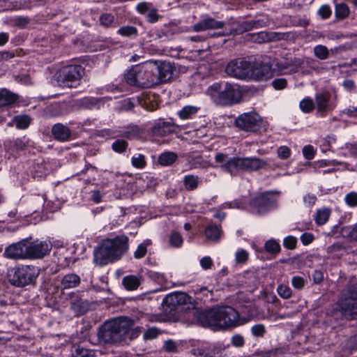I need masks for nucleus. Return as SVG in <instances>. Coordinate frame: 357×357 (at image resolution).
I'll use <instances>...</instances> for the list:
<instances>
[{"mask_svg":"<svg viewBox=\"0 0 357 357\" xmlns=\"http://www.w3.org/2000/svg\"><path fill=\"white\" fill-rule=\"evenodd\" d=\"M215 160L221 163L220 168L232 176H237L241 172H255L264 168L267 162L257 157H232L228 158L227 154L218 153Z\"/></svg>","mask_w":357,"mask_h":357,"instance_id":"nucleus-1","label":"nucleus"},{"mask_svg":"<svg viewBox=\"0 0 357 357\" xmlns=\"http://www.w3.org/2000/svg\"><path fill=\"white\" fill-rule=\"evenodd\" d=\"M128 237L125 235L105 240L98 248L94 250L93 262L102 266L109 261L119 259L128 251Z\"/></svg>","mask_w":357,"mask_h":357,"instance_id":"nucleus-2","label":"nucleus"},{"mask_svg":"<svg viewBox=\"0 0 357 357\" xmlns=\"http://www.w3.org/2000/svg\"><path fill=\"white\" fill-rule=\"evenodd\" d=\"M156 63L147 61L132 66L124 75L125 80L130 86L150 88L157 84Z\"/></svg>","mask_w":357,"mask_h":357,"instance_id":"nucleus-3","label":"nucleus"},{"mask_svg":"<svg viewBox=\"0 0 357 357\" xmlns=\"http://www.w3.org/2000/svg\"><path fill=\"white\" fill-rule=\"evenodd\" d=\"M206 94L216 104L224 106L238 103L242 98L239 86L228 82L214 83L207 89Z\"/></svg>","mask_w":357,"mask_h":357,"instance_id":"nucleus-4","label":"nucleus"},{"mask_svg":"<svg viewBox=\"0 0 357 357\" xmlns=\"http://www.w3.org/2000/svg\"><path fill=\"white\" fill-rule=\"evenodd\" d=\"M129 333V324L127 321L114 319L105 322L100 328L98 337L101 342L114 344L126 339Z\"/></svg>","mask_w":357,"mask_h":357,"instance_id":"nucleus-5","label":"nucleus"},{"mask_svg":"<svg viewBox=\"0 0 357 357\" xmlns=\"http://www.w3.org/2000/svg\"><path fill=\"white\" fill-rule=\"evenodd\" d=\"M333 310L347 319H357V290L349 288L343 291Z\"/></svg>","mask_w":357,"mask_h":357,"instance_id":"nucleus-6","label":"nucleus"},{"mask_svg":"<svg viewBox=\"0 0 357 357\" xmlns=\"http://www.w3.org/2000/svg\"><path fill=\"white\" fill-rule=\"evenodd\" d=\"M163 307L172 315L194 310V299L184 292H176L167 295L163 300Z\"/></svg>","mask_w":357,"mask_h":357,"instance_id":"nucleus-7","label":"nucleus"},{"mask_svg":"<svg viewBox=\"0 0 357 357\" xmlns=\"http://www.w3.org/2000/svg\"><path fill=\"white\" fill-rule=\"evenodd\" d=\"M38 270L33 266H20L8 269L6 278L14 286L24 287L31 284L38 275Z\"/></svg>","mask_w":357,"mask_h":357,"instance_id":"nucleus-8","label":"nucleus"},{"mask_svg":"<svg viewBox=\"0 0 357 357\" xmlns=\"http://www.w3.org/2000/svg\"><path fill=\"white\" fill-rule=\"evenodd\" d=\"M84 74V68L79 65L63 67L58 73V82L63 86L73 88L79 84Z\"/></svg>","mask_w":357,"mask_h":357,"instance_id":"nucleus-9","label":"nucleus"},{"mask_svg":"<svg viewBox=\"0 0 357 357\" xmlns=\"http://www.w3.org/2000/svg\"><path fill=\"white\" fill-rule=\"evenodd\" d=\"M250 205L252 213L264 215L276 208L277 199L273 192H266L253 197L250 202Z\"/></svg>","mask_w":357,"mask_h":357,"instance_id":"nucleus-10","label":"nucleus"},{"mask_svg":"<svg viewBox=\"0 0 357 357\" xmlns=\"http://www.w3.org/2000/svg\"><path fill=\"white\" fill-rule=\"evenodd\" d=\"M217 317V329L233 328L241 324L238 312L230 306L218 307Z\"/></svg>","mask_w":357,"mask_h":357,"instance_id":"nucleus-11","label":"nucleus"},{"mask_svg":"<svg viewBox=\"0 0 357 357\" xmlns=\"http://www.w3.org/2000/svg\"><path fill=\"white\" fill-rule=\"evenodd\" d=\"M250 70L251 61L244 59L231 61L225 69L228 75L240 79L250 78Z\"/></svg>","mask_w":357,"mask_h":357,"instance_id":"nucleus-12","label":"nucleus"},{"mask_svg":"<svg viewBox=\"0 0 357 357\" xmlns=\"http://www.w3.org/2000/svg\"><path fill=\"white\" fill-rule=\"evenodd\" d=\"M27 259H42L50 253L52 243L50 240L31 241L26 239Z\"/></svg>","mask_w":357,"mask_h":357,"instance_id":"nucleus-13","label":"nucleus"},{"mask_svg":"<svg viewBox=\"0 0 357 357\" xmlns=\"http://www.w3.org/2000/svg\"><path fill=\"white\" fill-rule=\"evenodd\" d=\"M193 310V316L199 325L217 329L218 308Z\"/></svg>","mask_w":357,"mask_h":357,"instance_id":"nucleus-14","label":"nucleus"},{"mask_svg":"<svg viewBox=\"0 0 357 357\" xmlns=\"http://www.w3.org/2000/svg\"><path fill=\"white\" fill-rule=\"evenodd\" d=\"M259 116L255 112H247L239 115L235 120L236 126L247 132H255L259 128Z\"/></svg>","mask_w":357,"mask_h":357,"instance_id":"nucleus-15","label":"nucleus"},{"mask_svg":"<svg viewBox=\"0 0 357 357\" xmlns=\"http://www.w3.org/2000/svg\"><path fill=\"white\" fill-rule=\"evenodd\" d=\"M272 76L271 66L260 59L251 61L250 79L254 80L267 79Z\"/></svg>","mask_w":357,"mask_h":357,"instance_id":"nucleus-16","label":"nucleus"},{"mask_svg":"<svg viewBox=\"0 0 357 357\" xmlns=\"http://www.w3.org/2000/svg\"><path fill=\"white\" fill-rule=\"evenodd\" d=\"M3 255L10 259H27L26 239H23L8 246L5 249Z\"/></svg>","mask_w":357,"mask_h":357,"instance_id":"nucleus-17","label":"nucleus"},{"mask_svg":"<svg viewBox=\"0 0 357 357\" xmlns=\"http://www.w3.org/2000/svg\"><path fill=\"white\" fill-rule=\"evenodd\" d=\"M181 127L174 123L159 120L152 128V133L155 136L164 137L169 134L178 132Z\"/></svg>","mask_w":357,"mask_h":357,"instance_id":"nucleus-18","label":"nucleus"},{"mask_svg":"<svg viewBox=\"0 0 357 357\" xmlns=\"http://www.w3.org/2000/svg\"><path fill=\"white\" fill-rule=\"evenodd\" d=\"M317 113L320 116L324 117L328 111L334 109L335 105L330 102V95L328 93H319L315 96V103Z\"/></svg>","mask_w":357,"mask_h":357,"instance_id":"nucleus-19","label":"nucleus"},{"mask_svg":"<svg viewBox=\"0 0 357 357\" xmlns=\"http://www.w3.org/2000/svg\"><path fill=\"white\" fill-rule=\"evenodd\" d=\"M275 65L280 73L292 74L298 72V69L302 67V62L299 59L294 58L287 61H276Z\"/></svg>","mask_w":357,"mask_h":357,"instance_id":"nucleus-20","label":"nucleus"},{"mask_svg":"<svg viewBox=\"0 0 357 357\" xmlns=\"http://www.w3.org/2000/svg\"><path fill=\"white\" fill-rule=\"evenodd\" d=\"M52 134L56 140L61 142L70 141L72 136L70 129L60 123H56L52 126Z\"/></svg>","mask_w":357,"mask_h":357,"instance_id":"nucleus-21","label":"nucleus"},{"mask_svg":"<svg viewBox=\"0 0 357 357\" xmlns=\"http://www.w3.org/2000/svg\"><path fill=\"white\" fill-rule=\"evenodd\" d=\"M225 26V23L221 21H217L213 18H205L193 26V29L195 31H203L208 29H222Z\"/></svg>","mask_w":357,"mask_h":357,"instance_id":"nucleus-22","label":"nucleus"},{"mask_svg":"<svg viewBox=\"0 0 357 357\" xmlns=\"http://www.w3.org/2000/svg\"><path fill=\"white\" fill-rule=\"evenodd\" d=\"M157 73L155 78L158 79L157 84L161 82H166L171 79L172 77V68L169 63H162L160 66L156 64Z\"/></svg>","mask_w":357,"mask_h":357,"instance_id":"nucleus-23","label":"nucleus"},{"mask_svg":"<svg viewBox=\"0 0 357 357\" xmlns=\"http://www.w3.org/2000/svg\"><path fill=\"white\" fill-rule=\"evenodd\" d=\"M1 107L17 105L20 102V96L6 89H1Z\"/></svg>","mask_w":357,"mask_h":357,"instance_id":"nucleus-24","label":"nucleus"},{"mask_svg":"<svg viewBox=\"0 0 357 357\" xmlns=\"http://www.w3.org/2000/svg\"><path fill=\"white\" fill-rule=\"evenodd\" d=\"M81 282L80 277L75 273H68L65 275L61 280V284L63 289H71L77 287Z\"/></svg>","mask_w":357,"mask_h":357,"instance_id":"nucleus-25","label":"nucleus"},{"mask_svg":"<svg viewBox=\"0 0 357 357\" xmlns=\"http://www.w3.org/2000/svg\"><path fill=\"white\" fill-rule=\"evenodd\" d=\"M31 121V118L26 114H19L15 116L11 121H10L8 125L9 126H13V124H15V126L17 129L24 130L26 129Z\"/></svg>","mask_w":357,"mask_h":357,"instance_id":"nucleus-26","label":"nucleus"},{"mask_svg":"<svg viewBox=\"0 0 357 357\" xmlns=\"http://www.w3.org/2000/svg\"><path fill=\"white\" fill-rule=\"evenodd\" d=\"M204 233L207 239L216 241L220 239L222 230L220 226L210 224L205 229Z\"/></svg>","mask_w":357,"mask_h":357,"instance_id":"nucleus-27","label":"nucleus"},{"mask_svg":"<svg viewBox=\"0 0 357 357\" xmlns=\"http://www.w3.org/2000/svg\"><path fill=\"white\" fill-rule=\"evenodd\" d=\"M201 181L198 176L188 174L183 178V185L188 191H192L197 188Z\"/></svg>","mask_w":357,"mask_h":357,"instance_id":"nucleus-28","label":"nucleus"},{"mask_svg":"<svg viewBox=\"0 0 357 357\" xmlns=\"http://www.w3.org/2000/svg\"><path fill=\"white\" fill-rule=\"evenodd\" d=\"M200 109V107L193 105L184 106L178 112L179 118L182 120L192 119Z\"/></svg>","mask_w":357,"mask_h":357,"instance_id":"nucleus-29","label":"nucleus"},{"mask_svg":"<svg viewBox=\"0 0 357 357\" xmlns=\"http://www.w3.org/2000/svg\"><path fill=\"white\" fill-rule=\"evenodd\" d=\"M331 213V211L328 208H323L317 210L314 217L316 224L318 225H325L328 220Z\"/></svg>","mask_w":357,"mask_h":357,"instance_id":"nucleus-30","label":"nucleus"},{"mask_svg":"<svg viewBox=\"0 0 357 357\" xmlns=\"http://www.w3.org/2000/svg\"><path fill=\"white\" fill-rule=\"evenodd\" d=\"M177 159V155L174 152H164L158 156V162L162 166H169Z\"/></svg>","mask_w":357,"mask_h":357,"instance_id":"nucleus-31","label":"nucleus"},{"mask_svg":"<svg viewBox=\"0 0 357 357\" xmlns=\"http://www.w3.org/2000/svg\"><path fill=\"white\" fill-rule=\"evenodd\" d=\"M125 288L128 290H135L140 284L139 278L134 275L125 277L122 281Z\"/></svg>","mask_w":357,"mask_h":357,"instance_id":"nucleus-32","label":"nucleus"},{"mask_svg":"<svg viewBox=\"0 0 357 357\" xmlns=\"http://www.w3.org/2000/svg\"><path fill=\"white\" fill-rule=\"evenodd\" d=\"M314 56L320 60H326L329 58L330 52L326 46L317 45L313 48Z\"/></svg>","mask_w":357,"mask_h":357,"instance_id":"nucleus-33","label":"nucleus"},{"mask_svg":"<svg viewBox=\"0 0 357 357\" xmlns=\"http://www.w3.org/2000/svg\"><path fill=\"white\" fill-rule=\"evenodd\" d=\"M117 33L123 37L135 38L137 36L138 31L136 27L128 25L120 27Z\"/></svg>","mask_w":357,"mask_h":357,"instance_id":"nucleus-34","label":"nucleus"},{"mask_svg":"<svg viewBox=\"0 0 357 357\" xmlns=\"http://www.w3.org/2000/svg\"><path fill=\"white\" fill-rule=\"evenodd\" d=\"M140 135V129L136 126H129L121 131V137L131 139Z\"/></svg>","mask_w":357,"mask_h":357,"instance_id":"nucleus-35","label":"nucleus"},{"mask_svg":"<svg viewBox=\"0 0 357 357\" xmlns=\"http://www.w3.org/2000/svg\"><path fill=\"white\" fill-rule=\"evenodd\" d=\"M349 14V10L345 3H339L336 5L335 15L337 18L343 20L348 17Z\"/></svg>","mask_w":357,"mask_h":357,"instance_id":"nucleus-36","label":"nucleus"},{"mask_svg":"<svg viewBox=\"0 0 357 357\" xmlns=\"http://www.w3.org/2000/svg\"><path fill=\"white\" fill-rule=\"evenodd\" d=\"M150 241L146 240L142 243H140L136 250L134 252V257L135 259L143 258L147 252V247L150 245Z\"/></svg>","mask_w":357,"mask_h":357,"instance_id":"nucleus-37","label":"nucleus"},{"mask_svg":"<svg viewBox=\"0 0 357 357\" xmlns=\"http://www.w3.org/2000/svg\"><path fill=\"white\" fill-rule=\"evenodd\" d=\"M300 109L305 113H310L314 109V102L310 98L303 99L299 104Z\"/></svg>","mask_w":357,"mask_h":357,"instance_id":"nucleus-38","label":"nucleus"},{"mask_svg":"<svg viewBox=\"0 0 357 357\" xmlns=\"http://www.w3.org/2000/svg\"><path fill=\"white\" fill-rule=\"evenodd\" d=\"M278 295L283 299H289L292 296V290L291 288L284 284H279L277 288Z\"/></svg>","mask_w":357,"mask_h":357,"instance_id":"nucleus-39","label":"nucleus"},{"mask_svg":"<svg viewBox=\"0 0 357 357\" xmlns=\"http://www.w3.org/2000/svg\"><path fill=\"white\" fill-rule=\"evenodd\" d=\"M265 250L271 254H278L280 251V245L275 240H268L264 245Z\"/></svg>","mask_w":357,"mask_h":357,"instance_id":"nucleus-40","label":"nucleus"},{"mask_svg":"<svg viewBox=\"0 0 357 357\" xmlns=\"http://www.w3.org/2000/svg\"><path fill=\"white\" fill-rule=\"evenodd\" d=\"M183 237L176 231L172 232L169 238V245L174 248L181 247L183 244Z\"/></svg>","mask_w":357,"mask_h":357,"instance_id":"nucleus-41","label":"nucleus"},{"mask_svg":"<svg viewBox=\"0 0 357 357\" xmlns=\"http://www.w3.org/2000/svg\"><path fill=\"white\" fill-rule=\"evenodd\" d=\"M251 333L256 337H262L266 332V327L262 324H257L252 326L250 328Z\"/></svg>","mask_w":357,"mask_h":357,"instance_id":"nucleus-42","label":"nucleus"},{"mask_svg":"<svg viewBox=\"0 0 357 357\" xmlns=\"http://www.w3.org/2000/svg\"><path fill=\"white\" fill-rule=\"evenodd\" d=\"M188 163L191 169L205 167L204 160L199 155L196 157L189 156Z\"/></svg>","mask_w":357,"mask_h":357,"instance_id":"nucleus-43","label":"nucleus"},{"mask_svg":"<svg viewBox=\"0 0 357 357\" xmlns=\"http://www.w3.org/2000/svg\"><path fill=\"white\" fill-rule=\"evenodd\" d=\"M306 282V280L301 276L296 275L291 278V285L296 290L300 291L303 289Z\"/></svg>","mask_w":357,"mask_h":357,"instance_id":"nucleus-44","label":"nucleus"},{"mask_svg":"<svg viewBox=\"0 0 357 357\" xmlns=\"http://www.w3.org/2000/svg\"><path fill=\"white\" fill-rule=\"evenodd\" d=\"M249 254L244 249H238L235 254V260L237 264H245L248 259Z\"/></svg>","mask_w":357,"mask_h":357,"instance_id":"nucleus-45","label":"nucleus"},{"mask_svg":"<svg viewBox=\"0 0 357 357\" xmlns=\"http://www.w3.org/2000/svg\"><path fill=\"white\" fill-rule=\"evenodd\" d=\"M132 165L136 168L142 169L146 166L145 157L142 154H138L137 156H133L131 160Z\"/></svg>","mask_w":357,"mask_h":357,"instance_id":"nucleus-46","label":"nucleus"},{"mask_svg":"<svg viewBox=\"0 0 357 357\" xmlns=\"http://www.w3.org/2000/svg\"><path fill=\"white\" fill-rule=\"evenodd\" d=\"M112 147L115 152L121 153L126 150L128 143L123 139H118L112 144Z\"/></svg>","mask_w":357,"mask_h":357,"instance_id":"nucleus-47","label":"nucleus"},{"mask_svg":"<svg viewBox=\"0 0 357 357\" xmlns=\"http://www.w3.org/2000/svg\"><path fill=\"white\" fill-rule=\"evenodd\" d=\"M345 203L350 207L357 206V192H350L344 197Z\"/></svg>","mask_w":357,"mask_h":357,"instance_id":"nucleus-48","label":"nucleus"},{"mask_svg":"<svg viewBox=\"0 0 357 357\" xmlns=\"http://www.w3.org/2000/svg\"><path fill=\"white\" fill-rule=\"evenodd\" d=\"M114 18L111 14H103L100 17V22L104 26L109 27L114 23Z\"/></svg>","mask_w":357,"mask_h":357,"instance_id":"nucleus-49","label":"nucleus"},{"mask_svg":"<svg viewBox=\"0 0 357 357\" xmlns=\"http://www.w3.org/2000/svg\"><path fill=\"white\" fill-rule=\"evenodd\" d=\"M302 62V68H303V65L304 64H306L309 68H310L311 70H308L307 73H312L313 71L316 72V73H319L320 70H321V68H319V66H317L316 65V61H314L313 59H307L305 61H301Z\"/></svg>","mask_w":357,"mask_h":357,"instance_id":"nucleus-50","label":"nucleus"},{"mask_svg":"<svg viewBox=\"0 0 357 357\" xmlns=\"http://www.w3.org/2000/svg\"><path fill=\"white\" fill-rule=\"evenodd\" d=\"M231 343L235 347H242L245 344V340L241 335L236 334L231 337Z\"/></svg>","mask_w":357,"mask_h":357,"instance_id":"nucleus-51","label":"nucleus"},{"mask_svg":"<svg viewBox=\"0 0 357 357\" xmlns=\"http://www.w3.org/2000/svg\"><path fill=\"white\" fill-rule=\"evenodd\" d=\"M231 202L233 208L236 209H244L245 208L247 204L246 199L244 197L237 198Z\"/></svg>","mask_w":357,"mask_h":357,"instance_id":"nucleus-52","label":"nucleus"},{"mask_svg":"<svg viewBox=\"0 0 357 357\" xmlns=\"http://www.w3.org/2000/svg\"><path fill=\"white\" fill-rule=\"evenodd\" d=\"M291 155V150L286 146H282L278 149V155L282 160L287 159Z\"/></svg>","mask_w":357,"mask_h":357,"instance_id":"nucleus-53","label":"nucleus"},{"mask_svg":"<svg viewBox=\"0 0 357 357\" xmlns=\"http://www.w3.org/2000/svg\"><path fill=\"white\" fill-rule=\"evenodd\" d=\"M297 243L296 238L289 236L284 239L283 245L285 248L289 250L294 249Z\"/></svg>","mask_w":357,"mask_h":357,"instance_id":"nucleus-54","label":"nucleus"},{"mask_svg":"<svg viewBox=\"0 0 357 357\" xmlns=\"http://www.w3.org/2000/svg\"><path fill=\"white\" fill-rule=\"evenodd\" d=\"M287 85V82L286 79H284V78L275 79L272 82V86L276 90L284 89V88H286Z\"/></svg>","mask_w":357,"mask_h":357,"instance_id":"nucleus-55","label":"nucleus"},{"mask_svg":"<svg viewBox=\"0 0 357 357\" xmlns=\"http://www.w3.org/2000/svg\"><path fill=\"white\" fill-rule=\"evenodd\" d=\"M315 151L312 146H305L303 149V154L307 160H312L314 156Z\"/></svg>","mask_w":357,"mask_h":357,"instance_id":"nucleus-56","label":"nucleus"},{"mask_svg":"<svg viewBox=\"0 0 357 357\" xmlns=\"http://www.w3.org/2000/svg\"><path fill=\"white\" fill-rule=\"evenodd\" d=\"M254 37H255L254 40L259 43H266V42H268V41L272 40V38L270 36H268V33L266 32H260L257 36H255Z\"/></svg>","mask_w":357,"mask_h":357,"instance_id":"nucleus-57","label":"nucleus"},{"mask_svg":"<svg viewBox=\"0 0 357 357\" xmlns=\"http://www.w3.org/2000/svg\"><path fill=\"white\" fill-rule=\"evenodd\" d=\"M318 13L323 19H328L331 15V10L328 6L323 5L319 9Z\"/></svg>","mask_w":357,"mask_h":357,"instance_id":"nucleus-58","label":"nucleus"},{"mask_svg":"<svg viewBox=\"0 0 357 357\" xmlns=\"http://www.w3.org/2000/svg\"><path fill=\"white\" fill-rule=\"evenodd\" d=\"M164 348L168 352H176L177 344L174 340H169L165 342Z\"/></svg>","mask_w":357,"mask_h":357,"instance_id":"nucleus-59","label":"nucleus"},{"mask_svg":"<svg viewBox=\"0 0 357 357\" xmlns=\"http://www.w3.org/2000/svg\"><path fill=\"white\" fill-rule=\"evenodd\" d=\"M202 357H224L220 349H213L208 352H204L199 354Z\"/></svg>","mask_w":357,"mask_h":357,"instance_id":"nucleus-60","label":"nucleus"},{"mask_svg":"<svg viewBox=\"0 0 357 357\" xmlns=\"http://www.w3.org/2000/svg\"><path fill=\"white\" fill-rule=\"evenodd\" d=\"M13 21L15 25L23 28L29 24V19L26 17H16Z\"/></svg>","mask_w":357,"mask_h":357,"instance_id":"nucleus-61","label":"nucleus"},{"mask_svg":"<svg viewBox=\"0 0 357 357\" xmlns=\"http://www.w3.org/2000/svg\"><path fill=\"white\" fill-rule=\"evenodd\" d=\"M317 201V197L313 194H307L303 197V202L308 206H312Z\"/></svg>","mask_w":357,"mask_h":357,"instance_id":"nucleus-62","label":"nucleus"},{"mask_svg":"<svg viewBox=\"0 0 357 357\" xmlns=\"http://www.w3.org/2000/svg\"><path fill=\"white\" fill-rule=\"evenodd\" d=\"M201 266L205 269H209L213 265V261L210 257H204L200 260Z\"/></svg>","mask_w":357,"mask_h":357,"instance_id":"nucleus-63","label":"nucleus"},{"mask_svg":"<svg viewBox=\"0 0 357 357\" xmlns=\"http://www.w3.org/2000/svg\"><path fill=\"white\" fill-rule=\"evenodd\" d=\"M347 238L351 241H357V223L355 224L349 230L347 234Z\"/></svg>","mask_w":357,"mask_h":357,"instance_id":"nucleus-64","label":"nucleus"}]
</instances>
